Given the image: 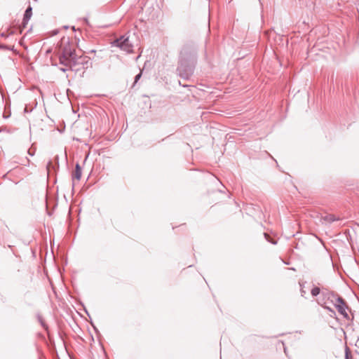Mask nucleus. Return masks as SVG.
Segmentation results:
<instances>
[{
    "label": "nucleus",
    "mask_w": 359,
    "mask_h": 359,
    "mask_svg": "<svg viewBox=\"0 0 359 359\" xmlns=\"http://www.w3.org/2000/svg\"><path fill=\"white\" fill-rule=\"evenodd\" d=\"M196 53L192 44H184L180 55V64L177 72L180 77L187 79L193 73Z\"/></svg>",
    "instance_id": "nucleus-1"
},
{
    "label": "nucleus",
    "mask_w": 359,
    "mask_h": 359,
    "mask_svg": "<svg viewBox=\"0 0 359 359\" xmlns=\"http://www.w3.org/2000/svg\"><path fill=\"white\" fill-rule=\"evenodd\" d=\"M60 63L66 67L60 68V70L65 72L72 68L78 63V57L75 53V50L71 47L69 44L66 45L60 55Z\"/></svg>",
    "instance_id": "nucleus-2"
},
{
    "label": "nucleus",
    "mask_w": 359,
    "mask_h": 359,
    "mask_svg": "<svg viewBox=\"0 0 359 359\" xmlns=\"http://www.w3.org/2000/svg\"><path fill=\"white\" fill-rule=\"evenodd\" d=\"M337 292L332 290H330L327 288L323 287L322 292H321V296L319 299H317V303L318 305H321L322 302H325V304H327V302H331L332 304H334V299H335L337 297Z\"/></svg>",
    "instance_id": "nucleus-3"
},
{
    "label": "nucleus",
    "mask_w": 359,
    "mask_h": 359,
    "mask_svg": "<svg viewBox=\"0 0 359 359\" xmlns=\"http://www.w3.org/2000/svg\"><path fill=\"white\" fill-rule=\"evenodd\" d=\"M113 44L119 47L121 50L126 51L128 53L133 52V45L129 41L128 37L125 38L124 36L115 40Z\"/></svg>",
    "instance_id": "nucleus-4"
},
{
    "label": "nucleus",
    "mask_w": 359,
    "mask_h": 359,
    "mask_svg": "<svg viewBox=\"0 0 359 359\" xmlns=\"http://www.w3.org/2000/svg\"><path fill=\"white\" fill-rule=\"evenodd\" d=\"M54 162L51 160H50L46 165V169L48 172H50L51 170L55 172L57 170L59 169V156L56 155L54 157L53 159Z\"/></svg>",
    "instance_id": "nucleus-5"
},
{
    "label": "nucleus",
    "mask_w": 359,
    "mask_h": 359,
    "mask_svg": "<svg viewBox=\"0 0 359 359\" xmlns=\"http://www.w3.org/2000/svg\"><path fill=\"white\" fill-rule=\"evenodd\" d=\"M339 220H340V218L332 214H327L324 216H322L320 218L321 222L325 224H330L332 222Z\"/></svg>",
    "instance_id": "nucleus-6"
},
{
    "label": "nucleus",
    "mask_w": 359,
    "mask_h": 359,
    "mask_svg": "<svg viewBox=\"0 0 359 359\" xmlns=\"http://www.w3.org/2000/svg\"><path fill=\"white\" fill-rule=\"evenodd\" d=\"M334 307L337 309L338 312L346 320H349V316L346 312V309H348L347 304L344 305H334Z\"/></svg>",
    "instance_id": "nucleus-7"
},
{
    "label": "nucleus",
    "mask_w": 359,
    "mask_h": 359,
    "mask_svg": "<svg viewBox=\"0 0 359 359\" xmlns=\"http://www.w3.org/2000/svg\"><path fill=\"white\" fill-rule=\"evenodd\" d=\"M82 170L80 164L76 163L75 165V170L72 173V181L74 182L75 180H80L81 177Z\"/></svg>",
    "instance_id": "nucleus-8"
},
{
    "label": "nucleus",
    "mask_w": 359,
    "mask_h": 359,
    "mask_svg": "<svg viewBox=\"0 0 359 359\" xmlns=\"http://www.w3.org/2000/svg\"><path fill=\"white\" fill-rule=\"evenodd\" d=\"M32 16V8L29 7L26 9L23 18V25L25 26V25L27 23V22L29 20L30 18Z\"/></svg>",
    "instance_id": "nucleus-9"
},
{
    "label": "nucleus",
    "mask_w": 359,
    "mask_h": 359,
    "mask_svg": "<svg viewBox=\"0 0 359 359\" xmlns=\"http://www.w3.org/2000/svg\"><path fill=\"white\" fill-rule=\"evenodd\" d=\"M322 308H323L324 309L327 310L329 313H330V317H334V316H336V312L335 311L331 308L330 306H327V304H325V302H322L321 303V305H320Z\"/></svg>",
    "instance_id": "nucleus-10"
},
{
    "label": "nucleus",
    "mask_w": 359,
    "mask_h": 359,
    "mask_svg": "<svg viewBox=\"0 0 359 359\" xmlns=\"http://www.w3.org/2000/svg\"><path fill=\"white\" fill-rule=\"evenodd\" d=\"M321 292L322 290L319 287L314 286L311 290V294L313 297H317L319 294L321 295Z\"/></svg>",
    "instance_id": "nucleus-11"
},
{
    "label": "nucleus",
    "mask_w": 359,
    "mask_h": 359,
    "mask_svg": "<svg viewBox=\"0 0 359 359\" xmlns=\"http://www.w3.org/2000/svg\"><path fill=\"white\" fill-rule=\"evenodd\" d=\"M336 303L334 302L333 305H344L346 304V301L338 294H337V297L335 298Z\"/></svg>",
    "instance_id": "nucleus-12"
},
{
    "label": "nucleus",
    "mask_w": 359,
    "mask_h": 359,
    "mask_svg": "<svg viewBox=\"0 0 359 359\" xmlns=\"http://www.w3.org/2000/svg\"><path fill=\"white\" fill-rule=\"evenodd\" d=\"M264 238L265 239L269 242V243H271V244L273 245H276L277 244V241L274 238H272L269 233H264Z\"/></svg>",
    "instance_id": "nucleus-13"
},
{
    "label": "nucleus",
    "mask_w": 359,
    "mask_h": 359,
    "mask_svg": "<svg viewBox=\"0 0 359 359\" xmlns=\"http://www.w3.org/2000/svg\"><path fill=\"white\" fill-rule=\"evenodd\" d=\"M37 319H38V321L39 322V323L41 324V325L45 329V330H47L48 329V325L46 324L43 317L39 314L38 313L37 316Z\"/></svg>",
    "instance_id": "nucleus-14"
},
{
    "label": "nucleus",
    "mask_w": 359,
    "mask_h": 359,
    "mask_svg": "<svg viewBox=\"0 0 359 359\" xmlns=\"http://www.w3.org/2000/svg\"><path fill=\"white\" fill-rule=\"evenodd\" d=\"M351 358H352V355L351 353V350L347 346H345V359H351Z\"/></svg>",
    "instance_id": "nucleus-15"
},
{
    "label": "nucleus",
    "mask_w": 359,
    "mask_h": 359,
    "mask_svg": "<svg viewBox=\"0 0 359 359\" xmlns=\"http://www.w3.org/2000/svg\"><path fill=\"white\" fill-rule=\"evenodd\" d=\"M35 151H36V148L34 147V144H32V147L28 149L27 152H28L29 155H30L31 156H33L35 154Z\"/></svg>",
    "instance_id": "nucleus-16"
},
{
    "label": "nucleus",
    "mask_w": 359,
    "mask_h": 359,
    "mask_svg": "<svg viewBox=\"0 0 359 359\" xmlns=\"http://www.w3.org/2000/svg\"><path fill=\"white\" fill-rule=\"evenodd\" d=\"M132 141H133L132 144L134 145V147H140V144H138V142H143V140H139L137 138L134 139Z\"/></svg>",
    "instance_id": "nucleus-17"
},
{
    "label": "nucleus",
    "mask_w": 359,
    "mask_h": 359,
    "mask_svg": "<svg viewBox=\"0 0 359 359\" xmlns=\"http://www.w3.org/2000/svg\"><path fill=\"white\" fill-rule=\"evenodd\" d=\"M90 324H91V325H92V326L93 327V329H94V330H95V333H96L97 334H100V332H99L98 329H97V328L96 327V326L93 324V321H92V320L90 321Z\"/></svg>",
    "instance_id": "nucleus-18"
},
{
    "label": "nucleus",
    "mask_w": 359,
    "mask_h": 359,
    "mask_svg": "<svg viewBox=\"0 0 359 359\" xmlns=\"http://www.w3.org/2000/svg\"><path fill=\"white\" fill-rule=\"evenodd\" d=\"M347 240L351 245V247L352 248H353V241H352V239H351V236L349 235L348 236H347Z\"/></svg>",
    "instance_id": "nucleus-19"
},
{
    "label": "nucleus",
    "mask_w": 359,
    "mask_h": 359,
    "mask_svg": "<svg viewBox=\"0 0 359 359\" xmlns=\"http://www.w3.org/2000/svg\"><path fill=\"white\" fill-rule=\"evenodd\" d=\"M141 76H142V72L139 73L138 74H137L135 76V83H136L138 81V80L140 79Z\"/></svg>",
    "instance_id": "nucleus-20"
},
{
    "label": "nucleus",
    "mask_w": 359,
    "mask_h": 359,
    "mask_svg": "<svg viewBox=\"0 0 359 359\" xmlns=\"http://www.w3.org/2000/svg\"><path fill=\"white\" fill-rule=\"evenodd\" d=\"M115 140V137H114V136H110V137L108 139L109 141H113Z\"/></svg>",
    "instance_id": "nucleus-21"
},
{
    "label": "nucleus",
    "mask_w": 359,
    "mask_h": 359,
    "mask_svg": "<svg viewBox=\"0 0 359 359\" xmlns=\"http://www.w3.org/2000/svg\"><path fill=\"white\" fill-rule=\"evenodd\" d=\"M4 132H7V133H9L8 130H6L4 129H0V133H4Z\"/></svg>",
    "instance_id": "nucleus-22"
},
{
    "label": "nucleus",
    "mask_w": 359,
    "mask_h": 359,
    "mask_svg": "<svg viewBox=\"0 0 359 359\" xmlns=\"http://www.w3.org/2000/svg\"><path fill=\"white\" fill-rule=\"evenodd\" d=\"M304 293H305V291H304L303 289H302V290H301V294H302V296H304Z\"/></svg>",
    "instance_id": "nucleus-23"
},
{
    "label": "nucleus",
    "mask_w": 359,
    "mask_h": 359,
    "mask_svg": "<svg viewBox=\"0 0 359 359\" xmlns=\"http://www.w3.org/2000/svg\"><path fill=\"white\" fill-rule=\"evenodd\" d=\"M355 346H356L358 348H359V342H358V341H356V343H355Z\"/></svg>",
    "instance_id": "nucleus-24"
},
{
    "label": "nucleus",
    "mask_w": 359,
    "mask_h": 359,
    "mask_svg": "<svg viewBox=\"0 0 359 359\" xmlns=\"http://www.w3.org/2000/svg\"><path fill=\"white\" fill-rule=\"evenodd\" d=\"M1 36H4V37H7V35L6 34H4V33H2Z\"/></svg>",
    "instance_id": "nucleus-25"
},
{
    "label": "nucleus",
    "mask_w": 359,
    "mask_h": 359,
    "mask_svg": "<svg viewBox=\"0 0 359 359\" xmlns=\"http://www.w3.org/2000/svg\"><path fill=\"white\" fill-rule=\"evenodd\" d=\"M73 140H76V141H79V138H76V137H74Z\"/></svg>",
    "instance_id": "nucleus-26"
},
{
    "label": "nucleus",
    "mask_w": 359,
    "mask_h": 359,
    "mask_svg": "<svg viewBox=\"0 0 359 359\" xmlns=\"http://www.w3.org/2000/svg\"><path fill=\"white\" fill-rule=\"evenodd\" d=\"M284 352H285V354L287 353V348H286V347H284Z\"/></svg>",
    "instance_id": "nucleus-27"
},
{
    "label": "nucleus",
    "mask_w": 359,
    "mask_h": 359,
    "mask_svg": "<svg viewBox=\"0 0 359 359\" xmlns=\"http://www.w3.org/2000/svg\"><path fill=\"white\" fill-rule=\"evenodd\" d=\"M85 312L86 313V314H87L88 316H90V315H89V313H88V311H87L86 309H85Z\"/></svg>",
    "instance_id": "nucleus-28"
},
{
    "label": "nucleus",
    "mask_w": 359,
    "mask_h": 359,
    "mask_svg": "<svg viewBox=\"0 0 359 359\" xmlns=\"http://www.w3.org/2000/svg\"><path fill=\"white\" fill-rule=\"evenodd\" d=\"M274 161L276 162V163H278V161L276 159H274Z\"/></svg>",
    "instance_id": "nucleus-29"
},
{
    "label": "nucleus",
    "mask_w": 359,
    "mask_h": 359,
    "mask_svg": "<svg viewBox=\"0 0 359 359\" xmlns=\"http://www.w3.org/2000/svg\"><path fill=\"white\" fill-rule=\"evenodd\" d=\"M274 161L276 162V163H278V161L276 159H274Z\"/></svg>",
    "instance_id": "nucleus-30"
},
{
    "label": "nucleus",
    "mask_w": 359,
    "mask_h": 359,
    "mask_svg": "<svg viewBox=\"0 0 359 359\" xmlns=\"http://www.w3.org/2000/svg\"><path fill=\"white\" fill-rule=\"evenodd\" d=\"M274 161L276 162V163H278V161L276 159H274Z\"/></svg>",
    "instance_id": "nucleus-31"
},
{
    "label": "nucleus",
    "mask_w": 359,
    "mask_h": 359,
    "mask_svg": "<svg viewBox=\"0 0 359 359\" xmlns=\"http://www.w3.org/2000/svg\"><path fill=\"white\" fill-rule=\"evenodd\" d=\"M357 341H358V342H359V336L358 337V339H357Z\"/></svg>",
    "instance_id": "nucleus-32"
}]
</instances>
